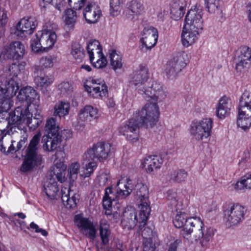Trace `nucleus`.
<instances>
[{
    "instance_id": "1",
    "label": "nucleus",
    "mask_w": 251,
    "mask_h": 251,
    "mask_svg": "<svg viewBox=\"0 0 251 251\" xmlns=\"http://www.w3.org/2000/svg\"><path fill=\"white\" fill-rule=\"evenodd\" d=\"M204 225L200 218L189 217L182 227V235L188 239L192 233L196 241H200L201 245L206 246L214 235V230L211 227L204 229Z\"/></svg>"
},
{
    "instance_id": "2",
    "label": "nucleus",
    "mask_w": 251,
    "mask_h": 251,
    "mask_svg": "<svg viewBox=\"0 0 251 251\" xmlns=\"http://www.w3.org/2000/svg\"><path fill=\"white\" fill-rule=\"evenodd\" d=\"M45 132L46 135L42 139L43 148L46 151H53L62 141L61 136L59 134V126L54 118H50L47 121Z\"/></svg>"
},
{
    "instance_id": "3",
    "label": "nucleus",
    "mask_w": 251,
    "mask_h": 251,
    "mask_svg": "<svg viewBox=\"0 0 251 251\" xmlns=\"http://www.w3.org/2000/svg\"><path fill=\"white\" fill-rule=\"evenodd\" d=\"M41 134L38 132L31 140L26 150L25 158L21 168V171L26 172L36 165H40L42 162V155L38 153V146L40 141Z\"/></svg>"
},
{
    "instance_id": "4",
    "label": "nucleus",
    "mask_w": 251,
    "mask_h": 251,
    "mask_svg": "<svg viewBox=\"0 0 251 251\" xmlns=\"http://www.w3.org/2000/svg\"><path fill=\"white\" fill-rule=\"evenodd\" d=\"M237 123L245 130L251 126V93L248 91H245L240 98Z\"/></svg>"
},
{
    "instance_id": "5",
    "label": "nucleus",
    "mask_w": 251,
    "mask_h": 251,
    "mask_svg": "<svg viewBox=\"0 0 251 251\" xmlns=\"http://www.w3.org/2000/svg\"><path fill=\"white\" fill-rule=\"evenodd\" d=\"M246 207L238 203H230L224 207V214L226 226L228 227L237 226L245 219Z\"/></svg>"
},
{
    "instance_id": "6",
    "label": "nucleus",
    "mask_w": 251,
    "mask_h": 251,
    "mask_svg": "<svg viewBox=\"0 0 251 251\" xmlns=\"http://www.w3.org/2000/svg\"><path fill=\"white\" fill-rule=\"evenodd\" d=\"M213 123L211 118H204L199 121L194 120L190 125L189 133L195 140L201 141L210 136Z\"/></svg>"
},
{
    "instance_id": "7",
    "label": "nucleus",
    "mask_w": 251,
    "mask_h": 251,
    "mask_svg": "<svg viewBox=\"0 0 251 251\" xmlns=\"http://www.w3.org/2000/svg\"><path fill=\"white\" fill-rule=\"evenodd\" d=\"M159 115V107L156 102L146 104L141 111L134 114V117L147 128L152 127L156 124Z\"/></svg>"
},
{
    "instance_id": "8",
    "label": "nucleus",
    "mask_w": 251,
    "mask_h": 251,
    "mask_svg": "<svg viewBox=\"0 0 251 251\" xmlns=\"http://www.w3.org/2000/svg\"><path fill=\"white\" fill-rule=\"evenodd\" d=\"M187 62L188 55L186 52L177 53L166 64L165 72L167 77L172 80L176 78L178 74L186 66Z\"/></svg>"
},
{
    "instance_id": "9",
    "label": "nucleus",
    "mask_w": 251,
    "mask_h": 251,
    "mask_svg": "<svg viewBox=\"0 0 251 251\" xmlns=\"http://www.w3.org/2000/svg\"><path fill=\"white\" fill-rule=\"evenodd\" d=\"M111 146L109 143L98 142L87 150L83 155V158L87 162L95 161V159L103 161L111 154Z\"/></svg>"
},
{
    "instance_id": "10",
    "label": "nucleus",
    "mask_w": 251,
    "mask_h": 251,
    "mask_svg": "<svg viewBox=\"0 0 251 251\" xmlns=\"http://www.w3.org/2000/svg\"><path fill=\"white\" fill-rule=\"evenodd\" d=\"M149 79L148 69L143 67L133 72L129 76L130 85L134 86L141 95H144L149 87L148 80Z\"/></svg>"
},
{
    "instance_id": "11",
    "label": "nucleus",
    "mask_w": 251,
    "mask_h": 251,
    "mask_svg": "<svg viewBox=\"0 0 251 251\" xmlns=\"http://www.w3.org/2000/svg\"><path fill=\"white\" fill-rule=\"evenodd\" d=\"M140 124L139 119L134 117V114L132 118L119 127V133L125 136L129 142H135L139 139Z\"/></svg>"
},
{
    "instance_id": "12",
    "label": "nucleus",
    "mask_w": 251,
    "mask_h": 251,
    "mask_svg": "<svg viewBox=\"0 0 251 251\" xmlns=\"http://www.w3.org/2000/svg\"><path fill=\"white\" fill-rule=\"evenodd\" d=\"M22 67V65L20 64L12 63L4 72L5 75L9 77L7 82V89L8 92L11 95H15L19 89L20 79L18 76L21 74Z\"/></svg>"
},
{
    "instance_id": "13",
    "label": "nucleus",
    "mask_w": 251,
    "mask_h": 251,
    "mask_svg": "<svg viewBox=\"0 0 251 251\" xmlns=\"http://www.w3.org/2000/svg\"><path fill=\"white\" fill-rule=\"evenodd\" d=\"M55 159L54 165L51 169L50 176L61 183L66 181V170L67 166L64 164L65 153L64 151H59L55 153Z\"/></svg>"
},
{
    "instance_id": "14",
    "label": "nucleus",
    "mask_w": 251,
    "mask_h": 251,
    "mask_svg": "<svg viewBox=\"0 0 251 251\" xmlns=\"http://www.w3.org/2000/svg\"><path fill=\"white\" fill-rule=\"evenodd\" d=\"M251 49L247 46H242L236 50L234 62L237 71L242 73L246 71L251 63Z\"/></svg>"
},
{
    "instance_id": "15",
    "label": "nucleus",
    "mask_w": 251,
    "mask_h": 251,
    "mask_svg": "<svg viewBox=\"0 0 251 251\" xmlns=\"http://www.w3.org/2000/svg\"><path fill=\"white\" fill-rule=\"evenodd\" d=\"M203 15L201 9L196 7L190 9L187 13L185 19L184 26L188 28L202 30L203 21L202 16Z\"/></svg>"
},
{
    "instance_id": "16",
    "label": "nucleus",
    "mask_w": 251,
    "mask_h": 251,
    "mask_svg": "<svg viewBox=\"0 0 251 251\" xmlns=\"http://www.w3.org/2000/svg\"><path fill=\"white\" fill-rule=\"evenodd\" d=\"M84 86L86 91L95 98L106 97L108 94L107 87L103 81L92 79L88 80Z\"/></svg>"
},
{
    "instance_id": "17",
    "label": "nucleus",
    "mask_w": 251,
    "mask_h": 251,
    "mask_svg": "<svg viewBox=\"0 0 251 251\" xmlns=\"http://www.w3.org/2000/svg\"><path fill=\"white\" fill-rule=\"evenodd\" d=\"M37 25V22L35 18H24L18 23L15 33L18 36L25 37L31 34Z\"/></svg>"
},
{
    "instance_id": "18",
    "label": "nucleus",
    "mask_w": 251,
    "mask_h": 251,
    "mask_svg": "<svg viewBox=\"0 0 251 251\" xmlns=\"http://www.w3.org/2000/svg\"><path fill=\"white\" fill-rule=\"evenodd\" d=\"M75 223L80 231L89 238L94 240L96 237V229L89 219L84 217L81 214L75 216Z\"/></svg>"
},
{
    "instance_id": "19",
    "label": "nucleus",
    "mask_w": 251,
    "mask_h": 251,
    "mask_svg": "<svg viewBox=\"0 0 251 251\" xmlns=\"http://www.w3.org/2000/svg\"><path fill=\"white\" fill-rule=\"evenodd\" d=\"M82 7L83 16L89 24L96 23L102 15L100 6L95 2L86 1Z\"/></svg>"
},
{
    "instance_id": "20",
    "label": "nucleus",
    "mask_w": 251,
    "mask_h": 251,
    "mask_svg": "<svg viewBox=\"0 0 251 251\" xmlns=\"http://www.w3.org/2000/svg\"><path fill=\"white\" fill-rule=\"evenodd\" d=\"M148 91L143 97L149 100H152L157 102L163 101L167 97V93L164 91L162 86L158 82H153L151 86L148 87Z\"/></svg>"
},
{
    "instance_id": "21",
    "label": "nucleus",
    "mask_w": 251,
    "mask_h": 251,
    "mask_svg": "<svg viewBox=\"0 0 251 251\" xmlns=\"http://www.w3.org/2000/svg\"><path fill=\"white\" fill-rule=\"evenodd\" d=\"M29 116V111L26 106H18L14 111L9 113L8 123L13 126H16L22 123H25L26 116Z\"/></svg>"
},
{
    "instance_id": "22",
    "label": "nucleus",
    "mask_w": 251,
    "mask_h": 251,
    "mask_svg": "<svg viewBox=\"0 0 251 251\" xmlns=\"http://www.w3.org/2000/svg\"><path fill=\"white\" fill-rule=\"evenodd\" d=\"M158 39V31L152 26L145 27L143 30V37L141 39L143 47L151 49L156 44Z\"/></svg>"
},
{
    "instance_id": "23",
    "label": "nucleus",
    "mask_w": 251,
    "mask_h": 251,
    "mask_svg": "<svg viewBox=\"0 0 251 251\" xmlns=\"http://www.w3.org/2000/svg\"><path fill=\"white\" fill-rule=\"evenodd\" d=\"M98 117V110L97 108L91 105H86L79 110L77 123L81 126H83L84 122H91Z\"/></svg>"
},
{
    "instance_id": "24",
    "label": "nucleus",
    "mask_w": 251,
    "mask_h": 251,
    "mask_svg": "<svg viewBox=\"0 0 251 251\" xmlns=\"http://www.w3.org/2000/svg\"><path fill=\"white\" fill-rule=\"evenodd\" d=\"M141 220L137 217V213L135 209L130 208L126 210L123 214L121 221V225L123 227L127 230L133 229Z\"/></svg>"
},
{
    "instance_id": "25",
    "label": "nucleus",
    "mask_w": 251,
    "mask_h": 251,
    "mask_svg": "<svg viewBox=\"0 0 251 251\" xmlns=\"http://www.w3.org/2000/svg\"><path fill=\"white\" fill-rule=\"evenodd\" d=\"M38 36H40V42L43 50L51 48L56 42L57 36L54 31L50 29H45L38 31Z\"/></svg>"
},
{
    "instance_id": "26",
    "label": "nucleus",
    "mask_w": 251,
    "mask_h": 251,
    "mask_svg": "<svg viewBox=\"0 0 251 251\" xmlns=\"http://www.w3.org/2000/svg\"><path fill=\"white\" fill-rule=\"evenodd\" d=\"M201 30L188 28L183 26L181 33V42L184 46L188 47L197 40L198 35L201 32Z\"/></svg>"
},
{
    "instance_id": "27",
    "label": "nucleus",
    "mask_w": 251,
    "mask_h": 251,
    "mask_svg": "<svg viewBox=\"0 0 251 251\" xmlns=\"http://www.w3.org/2000/svg\"><path fill=\"white\" fill-rule=\"evenodd\" d=\"M25 51L24 45L19 41H15L9 45L5 53L8 58L18 60L22 58Z\"/></svg>"
},
{
    "instance_id": "28",
    "label": "nucleus",
    "mask_w": 251,
    "mask_h": 251,
    "mask_svg": "<svg viewBox=\"0 0 251 251\" xmlns=\"http://www.w3.org/2000/svg\"><path fill=\"white\" fill-rule=\"evenodd\" d=\"M232 107L231 100L226 96H223L219 100L216 107L217 116L220 119H223L227 116Z\"/></svg>"
},
{
    "instance_id": "29",
    "label": "nucleus",
    "mask_w": 251,
    "mask_h": 251,
    "mask_svg": "<svg viewBox=\"0 0 251 251\" xmlns=\"http://www.w3.org/2000/svg\"><path fill=\"white\" fill-rule=\"evenodd\" d=\"M163 162L160 156L150 155L145 158L142 165L147 172L151 173L160 169Z\"/></svg>"
},
{
    "instance_id": "30",
    "label": "nucleus",
    "mask_w": 251,
    "mask_h": 251,
    "mask_svg": "<svg viewBox=\"0 0 251 251\" xmlns=\"http://www.w3.org/2000/svg\"><path fill=\"white\" fill-rule=\"evenodd\" d=\"M61 200L63 204L68 208L75 207L77 200L76 194L70 188H62L61 190Z\"/></svg>"
},
{
    "instance_id": "31",
    "label": "nucleus",
    "mask_w": 251,
    "mask_h": 251,
    "mask_svg": "<svg viewBox=\"0 0 251 251\" xmlns=\"http://www.w3.org/2000/svg\"><path fill=\"white\" fill-rule=\"evenodd\" d=\"M132 188L133 186L130 179L120 180L118 181L116 187L117 194L121 198V199L125 198L130 194Z\"/></svg>"
},
{
    "instance_id": "32",
    "label": "nucleus",
    "mask_w": 251,
    "mask_h": 251,
    "mask_svg": "<svg viewBox=\"0 0 251 251\" xmlns=\"http://www.w3.org/2000/svg\"><path fill=\"white\" fill-rule=\"evenodd\" d=\"M17 98L20 101L31 102L33 100L39 99V96L33 88L30 86H26L20 90Z\"/></svg>"
},
{
    "instance_id": "33",
    "label": "nucleus",
    "mask_w": 251,
    "mask_h": 251,
    "mask_svg": "<svg viewBox=\"0 0 251 251\" xmlns=\"http://www.w3.org/2000/svg\"><path fill=\"white\" fill-rule=\"evenodd\" d=\"M139 203V208H140V212L139 218L141 220L139 221V228L140 230L146 225L147 221L149 218L151 212L150 207V201L137 202Z\"/></svg>"
},
{
    "instance_id": "34",
    "label": "nucleus",
    "mask_w": 251,
    "mask_h": 251,
    "mask_svg": "<svg viewBox=\"0 0 251 251\" xmlns=\"http://www.w3.org/2000/svg\"><path fill=\"white\" fill-rule=\"evenodd\" d=\"M55 178L50 179L44 185V191L50 200H57L59 198V189Z\"/></svg>"
},
{
    "instance_id": "35",
    "label": "nucleus",
    "mask_w": 251,
    "mask_h": 251,
    "mask_svg": "<svg viewBox=\"0 0 251 251\" xmlns=\"http://www.w3.org/2000/svg\"><path fill=\"white\" fill-rule=\"evenodd\" d=\"M134 191L135 199L137 202L148 201H149V192L147 185L142 183H138L135 185Z\"/></svg>"
},
{
    "instance_id": "36",
    "label": "nucleus",
    "mask_w": 251,
    "mask_h": 251,
    "mask_svg": "<svg viewBox=\"0 0 251 251\" xmlns=\"http://www.w3.org/2000/svg\"><path fill=\"white\" fill-rule=\"evenodd\" d=\"M14 142L10 135L2 136L0 139V151L6 154L8 153H12L15 151L13 146Z\"/></svg>"
},
{
    "instance_id": "37",
    "label": "nucleus",
    "mask_w": 251,
    "mask_h": 251,
    "mask_svg": "<svg viewBox=\"0 0 251 251\" xmlns=\"http://www.w3.org/2000/svg\"><path fill=\"white\" fill-rule=\"evenodd\" d=\"M67 0L70 6L73 8V6L74 4H72V0ZM74 10L75 9H74ZM76 19L77 15L76 12L74 10V8L68 9L66 11L64 22L65 25L68 29H70L74 26L76 23Z\"/></svg>"
},
{
    "instance_id": "38",
    "label": "nucleus",
    "mask_w": 251,
    "mask_h": 251,
    "mask_svg": "<svg viewBox=\"0 0 251 251\" xmlns=\"http://www.w3.org/2000/svg\"><path fill=\"white\" fill-rule=\"evenodd\" d=\"M120 199V197L118 194H117V191L114 192L111 187L107 188L105 190L104 195L103 198V206H108L109 207L112 205L113 201H117Z\"/></svg>"
},
{
    "instance_id": "39",
    "label": "nucleus",
    "mask_w": 251,
    "mask_h": 251,
    "mask_svg": "<svg viewBox=\"0 0 251 251\" xmlns=\"http://www.w3.org/2000/svg\"><path fill=\"white\" fill-rule=\"evenodd\" d=\"M100 232L101 241L104 245L107 244L109 242V237L110 235L109 225L106 219H102L100 223Z\"/></svg>"
},
{
    "instance_id": "40",
    "label": "nucleus",
    "mask_w": 251,
    "mask_h": 251,
    "mask_svg": "<svg viewBox=\"0 0 251 251\" xmlns=\"http://www.w3.org/2000/svg\"><path fill=\"white\" fill-rule=\"evenodd\" d=\"M185 11V6L179 1H176L172 3L171 8V17L175 20L181 19Z\"/></svg>"
},
{
    "instance_id": "41",
    "label": "nucleus",
    "mask_w": 251,
    "mask_h": 251,
    "mask_svg": "<svg viewBox=\"0 0 251 251\" xmlns=\"http://www.w3.org/2000/svg\"><path fill=\"white\" fill-rule=\"evenodd\" d=\"M54 115L59 118L64 117L69 114L70 103L67 101H61L55 104L54 107Z\"/></svg>"
},
{
    "instance_id": "42",
    "label": "nucleus",
    "mask_w": 251,
    "mask_h": 251,
    "mask_svg": "<svg viewBox=\"0 0 251 251\" xmlns=\"http://www.w3.org/2000/svg\"><path fill=\"white\" fill-rule=\"evenodd\" d=\"M53 66V58L51 56H45L42 57L38 65L34 66V73L38 74L45 69L51 68Z\"/></svg>"
},
{
    "instance_id": "43",
    "label": "nucleus",
    "mask_w": 251,
    "mask_h": 251,
    "mask_svg": "<svg viewBox=\"0 0 251 251\" xmlns=\"http://www.w3.org/2000/svg\"><path fill=\"white\" fill-rule=\"evenodd\" d=\"M128 14L131 16H138L141 15L144 11V6L141 2L132 0L128 4Z\"/></svg>"
},
{
    "instance_id": "44",
    "label": "nucleus",
    "mask_w": 251,
    "mask_h": 251,
    "mask_svg": "<svg viewBox=\"0 0 251 251\" xmlns=\"http://www.w3.org/2000/svg\"><path fill=\"white\" fill-rule=\"evenodd\" d=\"M109 57L110 64L115 71L122 68L123 66L122 56L116 50H113L110 51Z\"/></svg>"
},
{
    "instance_id": "45",
    "label": "nucleus",
    "mask_w": 251,
    "mask_h": 251,
    "mask_svg": "<svg viewBox=\"0 0 251 251\" xmlns=\"http://www.w3.org/2000/svg\"><path fill=\"white\" fill-rule=\"evenodd\" d=\"M83 164L85 166L82 168V173L80 174V176L84 178L89 177L97 167V163L95 161H89L87 162V161L85 160L83 158Z\"/></svg>"
},
{
    "instance_id": "46",
    "label": "nucleus",
    "mask_w": 251,
    "mask_h": 251,
    "mask_svg": "<svg viewBox=\"0 0 251 251\" xmlns=\"http://www.w3.org/2000/svg\"><path fill=\"white\" fill-rule=\"evenodd\" d=\"M100 43L96 40L89 42L87 46V50L89 56L90 61H93L94 53L96 52L99 56H100L101 50L99 48Z\"/></svg>"
},
{
    "instance_id": "47",
    "label": "nucleus",
    "mask_w": 251,
    "mask_h": 251,
    "mask_svg": "<svg viewBox=\"0 0 251 251\" xmlns=\"http://www.w3.org/2000/svg\"><path fill=\"white\" fill-rule=\"evenodd\" d=\"M170 180L174 182H181L184 181L187 177L188 174L184 170L173 171L169 173Z\"/></svg>"
},
{
    "instance_id": "48",
    "label": "nucleus",
    "mask_w": 251,
    "mask_h": 251,
    "mask_svg": "<svg viewBox=\"0 0 251 251\" xmlns=\"http://www.w3.org/2000/svg\"><path fill=\"white\" fill-rule=\"evenodd\" d=\"M25 118V123L30 129L32 130L35 129L38 127L42 122V116L39 115L38 117H32V114L29 112V116H26Z\"/></svg>"
},
{
    "instance_id": "49",
    "label": "nucleus",
    "mask_w": 251,
    "mask_h": 251,
    "mask_svg": "<svg viewBox=\"0 0 251 251\" xmlns=\"http://www.w3.org/2000/svg\"><path fill=\"white\" fill-rule=\"evenodd\" d=\"M34 81L37 86L43 87L50 85L52 83L53 79L45 74H41L40 75L35 76Z\"/></svg>"
},
{
    "instance_id": "50",
    "label": "nucleus",
    "mask_w": 251,
    "mask_h": 251,
    "mask_svg": "<svg viewBox=\"0 0 251 251\" xmlns=\"http://www.w3.org/2000/svg\"><path fill=\"white\" fill-rule=\"evenodd\" d=\"M188 218L185 212L179 211L177 212L173 220L174 224L177 228L182 227Z\"/></svg>"
},
{
    "instance_id": "51",
    "label": "nucleus",
    "mask_w": 251,
    "mask_h": 251,
    "mask_svg": "<svg viewBox=\"0 0 251 251\" xmlns=\"http://www.w3.org/2000/svg\"><path fill=\"white\" fill-rule=\"evenodd\" d=\"M204 3L208 12L214 13L219 9L223 0H204Z\"/></svg>"
},
{
    "instance_id": "52",
    "label": "nucleus",
    "mask_w": 251,
    "mask_h": 251,
    "mask_svg": "<svg viewBox=\"0 0 251 251\" xmlns=\"http://www.w3.org/2000/svg\"><path fill=\"white\" fill-rule=\"evenodd\" d=\"M80 169L79 164L77 162L72 163L68 169V175L70 179L74 181L77 177V175Z\"/></svg>"
},
{
    "instance_id": "53",
    "label": "nucleus",
    "mask_w": 251,
    "mask_h": 251,
    "mask_svg": "<svg viewBox=\"0 0 251 251\" xmlns=\"http://www.w3.org/2000/svg\"><path fill=\"white\" fill-rule=\"evenodd\" d=\"M167 199L172 208H174L175 210L177 211L178 202L176 192L172 190H169L167 192Z\"/></svg>"
},
{
    "instance_id": "54",
    "label": "nucleus",
    "mask_w": 251,
    "mask_h": 251,
    "mask_svg": "<svg viewBox=\"0 0 251 251\" xmlns=\"http://www.w3.org/2000/svg\"><path fill=\"white\" fill-rule=\"evenodd\" d=\"M31 47L32 50L35 52L44 50L41 45V42H40V36H38V33L31 40Z\"/></svg>"
},
{
    "instance_id": "55",
    "label": "nucleus",
    "mask_w": 251,
    "mask_h": 251,
    "mask_svg": "<svg viewBox=\"0 0 251 251\" xmlns=\"http://www.w3.org/2000/svg\"><path fill=\"white\" fill-rule=\"evenodd\" d=\"M58 89L62 94H69L73 90L72 84L68 81H64L58 85Z\"/></svg>"
},
{
    "instance_id": "56",
    "label": "nucleus",
    "mask_w": 251,
    "mask_h": 251,
    "mask_svg": "<svg viewBox=\"0 0 251 251\" xmlns=\"http://www.w3.org/2000/svg\"><path fill=\"white\" fill-rule=\"evenodd\" d=\"M13 105V101L9 98H5L0 100V112H7Z\"/></svg>"
},
{
    "instance_id": "57",
    "label": "nucleus",
    "mask_w": 251,
    "mask_h": 251,
    "mask_svg": "<svg viewBox=\"0 0 251 251\" xmlns=\"http://www.w3.org/2000/svg\"><path fill=\"white\" fill-rule=\"evenodd\" d=\"M100 54V56H99V54H98L99 58L97 59L96 61H95V58L93 56V61H91L94 67L99 69L103 68L106 66L107 64L106 59L103 55L102 52Z\"/></svg>"
},
{
    "instance_id": "58",
    "label": "nucleus",
    "mask_w": 251,
    "mask_h": 251,
    "mask_svg": "<svg viewBox=\"0 0 251 251\" xmlns=\"http://www.w3.org/2000/svg\"><path fill=\"white\" fill-rule=\"evenodd\" d=\"M71 53L75 59H81L84 55L83 50L79 44L73 45Z\"/></svg>"
},
{
    "instance_id": "59",
    "label": "nucleus",
    "mask_w": 251,
    "mask_h": 251,
    "mask_svg": "<svg viewBox=\"0 0 251 251\" xmlns=\"http://www.w3.org/2000/svg\"><path fill=\"white\" fill-rule=\"evenodd\" d=\"M8 21V18L7 12L3 10H0V28H1V30H3Z\"/></svg>"
},
{
    "instance_id": "60",
    "label": "nucleus",
    "mask_w": 251,
    "mask_h": 251,
    "mask_svg": "<svg viewBox=\"0 0 251 251\" xmlns=\"http://www.w3.org/2000/svg\"><path fill=\"white\" fill-rule=\"evenodd\" d=\"M155 245L151 239L144 241L143 251H155Z\"/></svg>"
},
{
    "instance_id": "61",
    "label": "nucleus",
    "mask_w": 251,
    "mask_h": 251,
    "mask_svg": "<svg viewBox=\"0 0 251 251\" xmlns=\"http://www.w3.org/2000/svg\"><path fill=\"white\" fill-rule=\"evenodd\" d=\"M110 179V176L109 173H101L98 177L100 185L103 186L106 184L107 181Z\"/></svg>"
},
{
    "instance_id": "62",
    "label": "nucleus",
    "mask_w": 251,
    "mask_h": 251,
    "mask_svg": "<svg viewBox=\"0 0 251 251\" xmlns=\"http://www.w3.org/2000/svg\"><path fill=\"white\" fill-rule=\"evenodd\" d=\"M123 0H110V10L118 11Z\"/></svg>"
},
{
    "instance_id": "63",
    "label": "nucleus",
    "mask_w": 251,
    "mask_h": 251,
    "mask_svg": "<svg viewBox=\"0 0 251 251\" xmlns=\"http://www.w3.org/2000/svg\"><path fill=\"white\" fill-rule=\"evenodd\" d=\"M152 230L151 228L146 227L142 231V236L144 240L151 239V236L152 235Z\"/></svg>"
},
{
    "instance_id": "64",
    "label": "nucleus",
    "mask_w": 251,
    "mask_h": 251,
    "mask_svg": "<svg viewBox=\"0 0 251 251\" xmlns=\"http://www.w3.org/2000/svg\"><path fill=\"white\" fill-rule=\"evenodd\" d=\"M246 189H251V173L243 177Z\"/></svg>"
}]
</instances>
